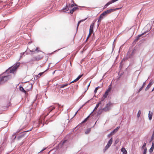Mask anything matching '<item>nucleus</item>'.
Returning a JSON list of instances; mask_svg holds the SVG:
<instances>
[{"mask_svg":"<svg viewBox=\"0 0 154 154\" xmlns=\"http://www.w3.org/2000/svg\"><path fill=\"white\" fill-rule=\"evenodd\" d=\"M20 65V62H17L14 65L10 66V74H13L14 76L16 74L18 68Z\"/></svg>","mask_w":154,"mask_h":154,"instance_id":"1","label":"nucleus"},{"mask_svg":"<svg viewBox=\"0 0 154 154\" xmlns=\"http://www.w3.org/2000/svg\"><path fill=\"white\" fill-rule=\"evenodd\" d=\"M42 118H43V116H42L41 117H40L39 120L37 122H35L34 123L33 126H35V124L36 123H38V124L36 126V127H38L39 126V125H42V127L44 125V124H43V123L44 122V118L42 120Z\"/></svg>","mask_w":154,"mask_h":154,"instance_id":"2","label":"nucleus"},{"mask_svg":"<svg viewBox=\"0 0 154 154\" xmlns=\"http://www.w3.org/2000/svg\"><path fill=\"white\" fill-rule=\"evenodd\" d=\"M9 79V74H8L7 75H5L2 76L1 77L0 79V83L2 84L4 82H5L7 81Z\"/></svg>","mask_w":154,"mask_h":154,"instance_id":"3","label":"nucleus"},{"mask_svg":"<svg viewBox=\"0 0 154 154\" xmlns=\"http://www.w3.org/2000/svg\"><path fill=\"white\" fill-rule=\"evenodd\" d=\"M119 9V8H111L110 9H109L106 11H105V12L107 15L108 14H109L111 13L112 12L116 10Z\"/></svg>","mask_w":154,"mask_h":154,"instance_id":"4","label":"nucleus"},{"mask_svg":"<svg viewBox=\"0 0 154 154\" xmlns=\"http://www.w3.org/2000/svg\"><path fill=\"white\" fill-rule=\"evenodd\" d=\"M111 103L110 102H109L107 104L106 107L103 109V110L105 111H109L110 109V106Z\"/></svg>","mask_w":154,"mask_h":154,"instance_id":"5","label":"nucleus"},{"mask_svg":"<svg viewBox=\"0 0 154 154\" xmlns=\"http://www.w3.org/2000/svg\"><path fill=\"white\" fill-rule=\"evenodd\" d=\"M146 32H144V33H142V34L139 35L137 36L136 37L135 39L134 40V42H133V44L137 42L138 41L139 39H140V38L142 35H144L145 34Z\"/></svg>","mask_w":154,"mask_h":154,"instance_id":"6","label":"nucleus"},{"mask_svg":"<svg viewBox=\"0 0 154 154\" xmlns=\"http://www.w3.org/2000/svg\"><path fill=\"white\" fill-rule=\"evenodd\" d=\"M55 108V107L54 106H50L48 108H47L45 109V111L47 112L48 111L47 113V115H48L49 113L51 112L53 109Z\"/></svg>","mask_w":154,"mask_h":154,"instance_id":"7","label":"nucleus"},{"mask_svg":"<svg viewBox=\"0 0 154 154\" xmlns=\"http://www.w3.org/2000/svg\"><path fill=\"white\" fill-rule=\"evenodd\" d=\"M20 129L18 130L16 133H15L13 134L11 137V139L12 140L11 142H14V140L16 138V133H18L20 131Z\"/></svg>","mask_w":154,"mask_h":154,"instance_id":"8","label":"nucleus"},{"mask_svg":"<svg viewBox=\"0 0 154 154\" xmlns=\"http://www.w3.org/2000/svg\"><path fill=\"white\" fill-rule=\"evenodd\" d=\"M25 135V133L23 132L21 133V134L18 136L17 138L18 140H19L22 139L23 137Z\"/></svg>","mask_w":154,"mask_h":154,"instance_id":"9","label":"nucleus"},{"mask_svg":"<svg viewBox=\"0 0 154 154\" xmlns=\"http://www.w3.org/2000/svg\"><path fill=\"white\" fill-rule=\"evenodd\" d=\"M111 88L110 87L105 92L104 94L103 95V97L104 98H106L108 95V93L110 91Z\"/></svg>","mask_w":154,"mask_h":154,"instance_id":"10","label":"nucleus"},{"mask_svg":"<svg viewBox=\"0 0 154 154\" xmlns=\"http://www.w3.org/2000/svg\"><path fill=\"white\" fill-rule=\"evenodd\" d=\"M152 81L151 80L150 81L149 83L147 86L145 90L146 91L148 90L150 88L151 85L153 83L152 82Z\"/></svg>","mask_w":154,"mask_h":154,"instance_id":"11","label":"nucleus"},{"mask_svg":"<svg viewBox=\"0 0 154 154\" xmlns=\"http://www.w3.org/2000/svg\"><path fill=\"white\" fill-rule=\"evenodd\" d=\"M94 23L90 25V29H89V32L92 33L93 32V28L94 26Z\"/></svg>","mask_w":154,"mask_h":154,"instance_id":"12","label":"nucleus"},{"mask_svg":"<svg viewBox=\"0 0 154 154\" xmlns=\"http://www.w3.org/2000/svg\"><path fill=\"white\" fill-rule=\"evenodd\" d=\"M48 69V68L45 70L44 72L39 73L37 75H36V77L38 78H40V76H42L45 72L47 71Z\"/></svg>","mask_w":154,"mask_h":154,"instance_id":"13","label":"nucleus"},{"mask_svg":"<svg viewBox=\"0 0 154 154\" xmlns=\"http://www.w3.org/2000/svg\"><path fill=\"white\" fill-rule=\"evenodd\" d=\"M67 141V140H64L62 142L60 143L59 145V146H61V147L63 146H64V145H65V143H66Z\"/></svg>","mask_w":154,"mask_h":154,"instance_id":"14","label":"nucleus"},{"mask_svg":"<svg viewBox=\"0 0 154 154\" xmlns=\"http://www.w3.org/2000/svg\"><path fill=\"white\" fill-rule=\"evenodd\" d=\"M91 113L83 121H82L81 123H80V124H82L88 120V118H89L90 115H91Z\"/></svg>","mask_w":154,"mask_h":154,"instance_id":"15","label":"nucleus"},{"mask_svg":"<svg viewBox=\"0 0 154 154\" xmlns=\"http://www.w3.org/2000/svg\"><path fill=\"white\" fill-rule=\"evenodd\" d=\"M146 81H145V82H144L143 83L142 87L139 89V90H138V93H139L140 92V91L142 90L143 88L144 87V86H145V83L146 82Z\"/></svg>","mask_w":154,"mask_h":154,"instance_id":"16","label":"nucleus"},{"mask_svg":"<svg viewBox=\"0 0 154 154\" xmlns=\"http://www.w3.org/2000/svg\"><path fill=\"white\" fill-rule=\"evenodd\" d=\"M78 9L79 8L77 7H74L70 11V13L72 14L75 11Z\"/></svg>","mask_w":154,"mask_h":154,"instance_id":"17","label":"nucleus"},{"mask_svg":"<svg viewBox=\"0 0 154 154\" xmlns=\"http://www.w3.org/2000/svg\"><path fill=\"white\" fill-rule=\"evenodd\" d=\"M68 84H64L60 85H58L59 88H63L64 87L67 86Z\"/></svg>","mask_w":154,"mask_h":154,"instance_id":"18","label":"nucleus"},{"mask_svg":"<svg viewBox=\"0 0 154 154\" xmlns=\"http://www.w3.org/2000/svg\"><path fill=\"white\" fill-rule=\"evenodd\" d=\"M69 8L67 5H66L65 7H64L62 9V11H63L65 12L67 11L68 10Z\"/></svg>","mask_w":154,"mask_h":154,"instance_id":"19","label":"nucleus"},{"mask_svg":"<svg viewBox=\"0 0 154 154\" xmlns=\"http://www.w3.org/2000/svg\"><path fill=\"white\" fill-rule=\"evenodd\" d=\"M101 103V102H99L97 103V104L96 106L95 107L94 109L93 110V111L91 113V114L94 110L97 109V108L98 107L99 105Z\"/></svg>","mask_w":154,"mask_h":154,"instance_id":"20","label":"nucleus"},{"mask_svg":"<svg viewBox=\"0 0 154 154\" xmlns=\"http://www.w3.org/2000/svg\"><path fill=\"white\" fill-rule=\"evenodd\" d=\"M120 127L118 126L115 129H114L113 130L112 132V133L114 134L115 133H116L118 130V129Z\"/></svg>","mask_w":154,"mask_h":154,"instance_id":"21","label":"nucleus"},{"mask_svg":"<svg viewBox=\"0 0 154 154\" xmlns=\"http://www.w3.org/2000/svg\"><path fill=\"white\" fill-rule=\"evenodd\" d=\"M110 146L107 144L106 146H105L104 149L103 150V152H105L106 151L109 147Z\"/></svg>","mask_w":154,"mask_h":154,"instance_id":"22","label":"nucleus"},{"mask_svg":"<svg viewBox=\"0 0 154 154\" xmlns=\"http://www.w3.org/2000/svg\"><path fill=\"white\" fill-rule=\"evenodd\" d=\"M121 151L123 152V154H127V151L125 148H122L121 149Z\"/></svg>","mask_w":154,"mask_h":154,"instance_id":"23","label":"nucleus"},{"mask_svg":"<svg viewBox=\"0 0 154 154\" xmlns=\"http://www.w3.org/2000/svg\"><path fill=\"white\" fill-rule=\"evenodd\" d=\"M19 89L20 91L26 93V91L24 89V88L22 86H20L19 88Z\"/></svg>","mask_w":154,"mask_h":154,"instance_id":"24","label":"nucleus"},{"mask_svg":"<svg viewBox=\"0 0 154 154\" xmlns=\"http://www.w3.org/2000/svg\"><path fill=\"white\" fill-rule=\"evenodd\" d=\"M25 53H26V55L28 54V53H27V52L26 51H25V52H24L23 53H21L20 59H21L23 57Z\"/></svg>","mask_w":154,"mask_h":154,"instance_id":"25","label":"nucleus"},{"mask_svg":"<svg viewBox=\"0 0 154 154\" xmlns=\"http://www.w3.org/2000/svg\"><path fill=\"white\" fill-rule=\"evenodd\" d=\"M149 113L148 114V117L149 119L151 120L152 119V112H151V113H150V111H149Z\"/></svg>","mask_w":154,"mask_h":154,"instance_id":"26","label":"nucleus"},{"mask_svg":"<svg viewBox=\"0 0 154 154\" xmlns=\"http://www.w3.org/2000/svg\"><path fill=\"white\" fill-rule=\"evenodd\" d=\"M112 138H111L108 141L107 143V144L108 145H109L110 146H111V145L112 144Z\"/></svg>","mask_w":154,"mask_h":154,"instance_id":"27","label":"nucleus"},{"mask_svg":"<svg viewBox=\"0 0 154 154\" xmlns=\"http://www.w3.org/2000/svg\"><path fill=\"white\" fill-rule=\"evenodd\" d=\"M35 57H36V58L37 59V61H38L41 60L42 58V57L40 55H38L37 56Z\"/></svg>","mask_w":154,"mask_h":154,"instance_id":"28","label":"nucleus"},{"mask_svg":"<svg viewBox=\"0 0 154 154\" xmlns=\"http://www.w3.org/2000/svg\"><path fill=\"white\" fill-rule=\"evenodd\" d=\"M154 139V131H153L150 140L149 142L152 141Z\"/></svg>","mask_w":154,"mask_h":154,"instance_id":"29","label":"nucleus"},{"mask_svg":"<svg viewBox=\"0 0 154 154\" xmlns=\"http://www.w3.org/2000/svg\"><path fill=\"white\" fill-rule=\"evenodd\" d=\"M38 49H39V48L38 47H37V48H36V49L35 51L34 50L31 51V50H29V51L30 52H34L35 51H37V52L38 53V52H39L41 51H40L38 50Z\"/></svg>","mask_w":154,"mask_h":154,"instance_id":"30","label":"nucleus"},{"mask_svg":"<svg viewBox=\"0 0 154 154\" xmlns=\"http://www.w3.org/2000/svg\"><path fill=\"white\" fill-rule=\"evenodd\" d=\"M91 130V128H88L86 131H85V134H88L89 133Z\"/></svg>","mask_w":154,"mask_h":154,"instance_id":"31","label":"nucleus"},{"mask_svg":"<svg viewBox=\"0 0 154 154\" xmlns=\"http://www.w3.org/2000/svg\"><path fill=\"white\" fill-rule=\"evenodd\" d=\"M154 147L151 146L150 149L149 150V152H150V153H152L154 149Z\"/></svg>","mask_w":154,"mask_h":154,"instance_id":"32","label":"nucleus"},{"mask_svg":"<svg viewBox=\"0 0 154 154\" xmlns=\"http://www.w3.org/2000/svg\"><path fill=\"white\" fill-rule=\"evenodd\" d=\"M141 113V111L139 110L138 111L137 115V116L138 118H139L140 116Z\"/></svg>","mask_w":154,"mask_h":154,"instance_id":"33","label":"nucleus"},{"mask_svg":"<svg viewBox=\"0 0 154 154\" xmlns=\"http://www.w3.org/2000/svg\"><path fill=\"white\" fill-rule=\"evenodd\" d=\"M37 59H36V57H33L32 59H31L30 61H35V60L37 61Z\"/></svg>","mask_w":154,"mask_h":154,"instance_id":"34","label":"nucleus"},{"mask_svg":"<svg viewBox=\"0 0 154 154\" xmlns=\"http://www.w3.org/2000/svg\"><path fill=\"white\" fill-rule=\"evenodd\" d=\"M86 19H85V20H80L79 21V22H78V24H77V29H78V26H79V24H80V23L81 22H82V21H83L84 20H85Z\"/></svg>","mask_w":154,"mask_h":154,"instance_id":"35","label":"nucleus"},{"mask_svg":"<svg viewBox=\"0 0 154 154\" xmlns=\"http://www.w3.org/2000/svg\"><path fill=\"white\" fill-rule=\"evenodd\" d=\"M147 150V148L146 147H145L143 150V154H146Z\"/></svg>","mask_w":154,"mask_h":154,"instance_id":"36","label":"nucleus"},{"mask_svg":"<svg viewBox=\"0 0 154 154\" xmlns=\"http://www.w3.org/2000/svg\"><path fill=\"white\" fill-rule=\"evenodd\" d=\"M146 143H144V144H143V146H142V149H144V148H145V147H146Z\"/></svg>","mask_w":154,"mask_h":154,"instance_id":"37","label":"nucleus"},{"mask_svg":"<svg viewBox=\"0 0 154 154\" xmlns=\"http://www.w3.org/2000/svg\"><path fill=\"white\" fill-rule=\"evenodd\" d=\"M104 17H105L103 16V15H102V14H100V16H99V18L102 20L103 18Z\"/></svg>","mask_w":154,"mask_h":154,"instance_id":"38","label":"nucleus"},{"mask_svg":"<svg viewBox=\"0 0 154 154\" xmlns=\"http://www.w3.org/2000/svg\"><path fill=\"white\" fill-rule=\"evenodd\" d=\"M104 17H105L103 16V15H102V14H100V16H99V18L102 20L103 18Z\"/></svg>","mask_w":154,"mask_h":154,"instance_id":"39","label":"nucleus"},{"mask_svg":"<svg viewBox=\"0 0 154 154\" xmlns=\"http://www.w3.org/2000/svg\"><path fill=\"white\" fill-rule=\"evenodd\" d=\"M114 134L112 133V132H111L109 134H108L107 137H109L111 135H113Z\"/></svg>","mask_w":154,"mask_h":154,"instance_id":"40","label":"nucleus"},{"mask_svg":"<svg viewBox=\"0 0 154 154\" xmlns=\"http://www.w3.org/2000/svg\"><path fill=\"white\" fill-rule=\"evenodd\" d=\"M113 2H112V0L110 1L108 3H106V4L108 6H109V5L111 4L112 3H113Z\"/></svg>","mask_w":154,"mask_h":154,"instance_id":"41","label":"nucleus"},{"mask_svg":"<svg viewBox=\"0 0 154 154\" xmlns=\"http://www.w3.org/2000/svg\"><path fill=\"white\" fill-rule=\"evenodd\" d=\"M83 75H79L78 77L76 78L78 80H79Z\"/></svg>","mask_w":154,"mask_h":154,"instance_id":"42","label":"nucleus"},{"mask_svg":"<svg viewBox=\"0 0 154 154\" xmlns=\"http://www.w3.org/2000/svg\"><path fill=\"white\" fill-rule=\"evenodd\" d=\"M32 128H33V127H32L29 129L28 130H26V131H24V132L25 133V132H28V131H30L32 130Z\"/></svg>","mask_w":154,"mask_h":154,"instance_id":"43","label":"nucleus"},{"mask_svg":"<svg viewBox=\"0 0 154 154\" xmlns=\"http://www.w3.org/2000/svg\"><path fill=\"white\" fill-rule=\"evenodd\" d=\"M45 112H47H47H48V111L47 112H46L45 111ZM47 115H47V114H45V116H43V115H42V116H41H41H43V118L42 119V120H43L44 118V119H45V117H46V116H47Z\"/></svg>","mask_w":154,"mask_h":154,"instance_id":"44","label":"nucleus"},{"mask_svg":"<svg viewBox=\"0 0 154 154\" xmlns=\"http://www.w3.org/2000/svg\"><path fill=\"white\" fill-rule=\"evenodd\" d=\"M98 87H97V88H95V90H94V93H96L97 92V90H98Z\"/></svg>","mask_w":154,"mask_h":154,"instance_id":"45","label":"nucleus"},{"mask_svg":"<svg viewBox=\"0 0 154 154\" xmlns=\"http://www.w3.org/2000/svg\"><path fill=\"white\" fill-rule=\"evenodd\" d=\"M91 33L89 32L88 35V36L87 37L86 40H88V38L90 36V35H91Z\"/></svg>","mask_w":154,"mask_h":154,"instance_id":"46","label":"nucleus"},{"mask_svg":"<svg viewBox=\"0 0 154 154\" xmlns=\"http://www.w3.org/2000/svg\"><path fill=\"white\" fill-rule=\"evenodd\" d=\"M78 80L77 79V78H76L74 80H73V81H72L70 83H73V82H76Z\"/></svg>","mask_w":154,"mask_h":154,"instance_id":"47","label":"nucleus"},{"mask_svg":"<svg viewBox=\"0 0 154 154\" xmlns=\"http://www.w3.org/2000/svg\"><path fill=\"white\" fill-rule=\"evenodd\" d=\"M102 15H103L104 17L106 15V14H105V11H104L102 13Z\"/></svg>","mask_w":154,"mask_h":154,"instance_id":"48","label":"nucleus"},{"mask_svg":"<svg viewBox=\"0 0 154 154\" xmlns=\"http://www.w3.org/2000/svg\"><path fill=\"white\" fill-rule=\"evenodd\" d=\"M108 6V5H107L106 4L104 6V7H103V9H105V8H106L107 6Z\"/></svg>","mask_w":154,"mask_h":154,"instance_id":"49","label":"nucleus"},{"mask_svg":"<svg viewBox=\"0 0 154 154\" xmlns=\"http://www.w3.org/2000/svg\"><path fill=\"white\" fill-rule=\"evenodd\" d=\"M105 98H104L103 97H102V98H101V100L100 102H101L102 101H103L104 100V99Z\"/></svg>","mask_w":154,"mask_h":154,"instance_id":"50","label":"nucleus"},{"mask_svg":"<svg viewBox=\"0 0 154 154\" xmlns=\"http://www.w3.org/2000/svg\"><path fill=\"white\" fill-rule=\"evenodd\" d=\"M10 69V68H9L6 71V72L5 73V74H6V73H8V72L9 71V69Z\"/></svg>","mask_w":154,"mask_h":154,"instance_id":"51","label":"nucleus"},{"mask_svg":"<svg viewBox=\"0 0 154 154\" xmlns=\"http://www.w3.org/2000/svg\"><path fill=\"white\" fill-rule=\"evenodd\" d=\"M46 149V148H44L41 150L40 152H42Z\"/></svg>","mask_w":154,"mask_h":154,"instance_id":"52","label":"nucleus"},{"mask_svg":"<svg viewBox=\"0 0 154 154\" xmlns=\"http://www.w3.org/2000/svg\"><path fill=\"white\" fill-rule=\"evenodd\" d=\"M89 101H90V100H89L88 101H87V102H86L83 105H82V107L84 106L85 104H86V103H88L89 102Z\"/></svg>","mask_w":154,"mask_h":154,"instance_id":"53","label":"nucleus"},{"mask_svg":"<svg viewBox=\"0 0 154 154\" xmlns=\"http://www.w3.org/2000/svg\"><path fill=\"white\" fill-rule=\"evenodd\" d=\"M151 146L154 147V141H153L152 142V146Z\"/></svg>","mask_w":154,"mask_h":154,"instance_id":"54","label":"nucleus"},{"mask_svg":"<svg viewBox=\"0 0 154 154\" xmlns=\"http://www.w3.org/2000/svg\"><path fill=\"white\" fill-rule=\"evenodd\" d=\"M118 0H112V2H113V3H114Z\"/></svg>","mask_w":154,"mask_h":154,"instance_id":"55","label":"nucleus"},{"mask_svg":"<svg viewBox=\"0 0 154 154\" xmlns=\"http://www.w3.org/2000/svg\"><path fill=\"white\" fill-rule=\"evenodd\" d=\"M102 19H100V18H99L98 20V22H100L101 21V20Z\"/></svg>","mask_w":154,"mask_h":154,"instance_id":"56","label":"nucleus"},{"mask_svg":"<svg viewBox=\"0 0 154 154\" xmlns=\"http://www.w3.org/2000/svg\"><path fill=\"white\" fill-rule=\"evenodd\" d=\"M90 83L87 86V90H88V87L89 86H90Z\"/></svg>","mask_w":154,"mask_h":154,"instance_id":"57","label":"nucleus"},{"mask_svg":"<svg viewBox=\"0 0 154 154\" xmlns=\"http://www.w3.org/2000/svg\"><path fill=\"white\" fill-rule=\"evenodd\" d=\"M96 122H96L95 123L94 125L91 128H93L94 127V125H95L96 124Z\"/></svg>","mask_w":154,"mask_h":154,"instance_id":"58","label":"nucleus"},{"mask_svg":"<svg viewBox=\"0 0 154 154\" xmlns=\"http://www.w3.org/2000/svg\"><path fill=\"white\" fill-rule=\"evenodd\" d=\"M77 112H78V111H77L75 112V114H74V116H75L76 115V114H77Z\"/></svg>","mask_w":154,"mask_h":154,"instance_id":"59","label":"nucleus"},{"mask_svg":"<svg viewBox=\"0 0 154 154\" xmlns=\"http://www.w3.org/2000/svg\"><path fill=\"white\" fill-rule=\"evenodd\" d=\"M74 6V5H73V4H72V5H71V7H73Z\"/></svg>","mask_w":154,"mask_h":154,"instance_id":"60","label":"nucleus"},{"mask_svg":"<svg viewBox=\"0 0 154 154\" xmlns=\"http://www.w3.org/2000/svg\"><path fill=\"white\" fill-rule=\"evenodd\" d=\"M28 115H30V114L29 113V114H27V116H26V118H27V116H28Z\"/></svg>","mask_w":154,"mask_h":154,"instance_id":"61","label":"nucleus"},{"mask_svg":"<svg viewBox=\"0 0 154 154\" xmlns=\"http://www.w3.org/2000/svg\"><path fill=\"white\" fill-rule=\"evenodd\" d=\"M74 5L75 6H77V5L76 4H74Z\"/></svg>","mask_w":154,"mask_h":154,"instance_id":"62","label":"nucleus"},{"mask_svg":"<svg viewBox=\"0 0 154 154\" xmlns=\"http://www.w3.org/2000/svg\"><path fill=\"white\" fill-rule=\"evenodd\" d=\"M117 143V142H116V141H115V144H116V143Z\"/></svg>","mask_w":154,"mask_h":154,"instance_id":"63","label":"nucleus"},{"mask_svg":"<svg viewBox=\"0 0 154 154\" xmlns=\"http://www.w3.org/2000/svg\"><path fill=\"white\" fill-rule=\"evenodd\" d=\"M32 85H31V88H32Z\"/></svg>","mask_w":154,"mask_h":154,"instance_id":"64","label":"nucleus"}]
</instances>
